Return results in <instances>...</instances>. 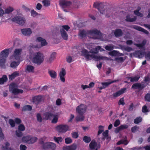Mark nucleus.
Returning <instances> with one entry per match:
<instances>
[{
	"instance_id": "obj_1",
	"label": "nucleus",
	"mask_w": 150,
	"mask_h": 150,
	"mask_svg": "<svg viewBox=\"0 0 150 150\" xmlns=\"http://www.w3.org/2000/svg\"><path fill=\"white\" fill-rule=\"evenodd\" d=\"M59 4L64 11L65 12H69L71 9L74 10H77L80 6V2L76 0L69 1L61 0L59 1Z\"/></svg>"
},
{
	"instance_id": "obj_2",
	"label": "nucleus",
	"mask_w": 150,
	"mask_h": 150,
	"mask_svg": "<svg viewBox=\"0 0 150 150\" xmlns=\"http://www.w3.org/2000/svg\"><path fill=\"white\" fill-rule=\"evenodd\" d=\"M105 4L104 3L96 2L94 3L93 6L98 9L101 14H105L106 17L109 18L112 13L113 8Z\"/></svg>"
},
{
	"instance_id": "obj_3",
	"label": "nucleus",
	"mask_w": 150,
	"mask_h": 150,
	"mask_svg": "<svg viewBox=\"0 0 150 150\" xmlns=\"http://www.w3.org/2000/svg\"><path fill=\"white\" fill-rule=\"evenodd\" d=\"M81 55L84 57L87 61H88L93 59L96 60H108V58L106 57H103L102 56H97L93 54H90V52H88L87 50L82 49L81 51Z\"/></svg>"
},
{
	"instance_id": "obj_4",
	"label": "nucleus",
	"mask_w": 150,
	"mask_h": 150,
	"mask_svg": "<svg viewBox=\"0 0 150 150\" xmlns=\"http://www.w3.org/2000/svg\"><path fill=\"white\" fill-rule=\"evenodd\" d=\"M30 57L34 63L38 65L40 64L43 62L45 58L43 54L40 52L31 54Z\"/></svg>"
},
{
	"instance_id": "obj_5",
	"label": "nucleus",
	"mask_w": 150,
	"mask_h": 150,
	"mask_svg": "<svg viewBox=\"0 0 150 150\" xmlns=\"http://www.w3.org/2000/svg\"><path fill=\"white\" fill-rule=\"evenodd\" d=\"M88 36L95 39H99L101 36V34L99 31L96 29L90 30L88 32Z\"/></svg>"
},
{
	"instance_id": "obj_6",
	"label": "nucleus",
	"mask_w": 150,
	"mask_h": 150,
	"mask_svg": "<svg viewBox=\"0 0 150 150\" xmlns=\"http://www.w3.org/2000/svg\"><path fill=\"white\" fill-rule=\"evenodd\" d=\"M22 50L21 48L15 49L14 50L13 54L10 57V59L11 61L19 60L21 57Z\"/></svg>"
},
{
	"instance_id": "obj_7",
	"label": "nucleus",
	"mask_w": 150,
	"mask_h": 150,
	"mask_svg": "<svg viewBox=\"0 0 150 150\" xmlns=\"http://www.w3.org/2000/svg\"><path fill=\"white\" fill-rule=\"evenodd\" d=\"M37 140L38 138L36 137L31 135L24 136L22 138V141L23 142L29 144H33Z\"/></svg>"
},
{
	"instance_id": "obj_8",
	"label": "nucleus",
	"mask_w": 150,
	"mask_h": 150,
	"mask_svg": "<svg viewBox=\"0 0 150 150\" xmlns=\"http://www.w3.org/2000/svg\"><path fill=\"white\" fill-rule=\"evenodd\" d=\"M68 25H63L60 28V32L62 38L64 40H67L68 38V35L66 33L70 29Z\"/></svg>"
},
{
	"instance_id": "obj_9",
	"label": "nucleus",
	"mask_w": 150,
	"mask_h": 150,
	"mask_svg": "<svg viewBox=\"0 0 150 150\" xmlns=\"http://www.w3.org/2000/svg\"><path fill=\"white\" fill-rule=\"evenodd\" d=\"M11 21L21 26L24 25L26 22L25 17L21 16H15L12 18Z\"/></svg>"
},
{
	"instance_id": "obj_10",
	"label": "nucleus",
	"mask_w": 150,
	"mask_h": 150,
	"mask_svg": "<svg viewBox=\"0 0 150 150\" xmlns=\"http://www.w3.org/2000/svg\"><path fill=\"white\" fill-rule=\"evenodd\" d=\"M9 91L14 95L22 93L23 92V90L17 88V85L14 83H12L10 85Z\"/></svg>"
},
{
	"instance_id": "obj_11",
	"label": "nucleus",
	"mask_w": 150,
	"mask_h": 150,
	"mask_svg": "<svg viewBox=\"0 0 150 150\" xmlns=\"http://www.w3.org/2000/svg\"><path fill=\"white\" fill-rule=\"evenodd\" d=\"M69 127L67 125L62 124L58 125L55 127L56 130L60 133H65L69 130Z\"/></svg>"
},
{
	"instance_id": "obj_12",
	"label": "nucleus",
	"mask_w": 150,
	"mask_h": 150,
	"mask_svg": "<svg viewBox=\"0 0 150 150\" xmlns=\"http://www.w3.org/2000/svg\"><path fill=\"white\" fill-rule=\"evenodd\" d=\"M86 107L85 105L81 104L76 108V112L79 115H83L86 111Z\"/></svg>"
},
{
	"instance_id": "obj_13",
	"label": "nucleus",
	"mask_w": 150,
	"mask_h": 150,
	"mask_svg": "<svg viewBox=\"0 0 150 150\" xmlns=\"http://www.w3.org/2000/svg\"><path fill=\"white\" fill-rule=\"evenodd\" d=\"M90 150H97L100 147V145H98L97 143L94 140H92L89 144Z\"/></svg>"
},
{
	"instance_id": "obj_14",
	"label": "nucleus",
	"mask_w": 150,
	"mask_h": 150,
	"mask_svg": "<svg viewBox=\"0 0 150 150\" xmlns=\"http://www.w3.org/2000/svg\"><path fill=\"white\" fill-rule=\"evenodd\" d=\"M56 53L55 52H52L50 55L49 57L47 58L46 60V62L48 64H51L55 58Z\"/></svg>"
},
{
	"instance_id": "obj_15",
	"label": "nucleus",
	"mask_w": 150,
	"mask_h": 150,
	"mask_svg": "<svg viewBox=\"0 0 150 150\" xmlns=\"http://www.w3.org/2000/svg\"><path fill=\"white\" fill-rule=\"evenodd\" d=\"M21 31L22 34L25 36H30L32 33L31 29L29 28L21 29Z\"/></svg>"
},
{
	"instance_id": "obj_16",
	"label": "nucleus",
	"mask_w": 150,
	"mask_h": 150,
	"mask_svg": "<svg viewBox=\"0 0 150 150\" xmlns=\"http://www.w3.org/2000/svg\"><path fill=\"white\" fill-rule=\"evenodd\" d=\"M66 74V71L65 69L62 68L59 73V76L61 81L62 82H64L65 81L64 76Z\"/></svg>"
},
{
	"instance_id": "obj_17",
	"label": "nucleus",
	"mask_w": 150,
	"mask_h": 150,
	"mask_svg": "<svg viewBox=\"0 0 150 150\" xmlns=\"http://www.w3.org/2000/svg\"><path fill=\"white\" fill-rule=\"evenodd\" d=\"M77 148V145L73 144L69 146H65L62 147L63 150H76Z\"/></svg>"
},
{
	"instance_id": "obj_18",
	"label": "nucleus",
	"mask_w": 150,
	"mask_h": 150,
	"mask_svg": "<svg viewBox=\"0 0 150 150\" xmlns=\"http://www.w3.org/2000/svg\"><path fill=\"white\" fill-rule=\"evenodd\" d=\"M43 100V98L41 96H35L33 99V102L36 104H38Z\"/></svg>"
},
{
	"instance_id": "obj_19",
	"label": "nucleus",
	"mask_w": 150,
	"mask_h": 150,
	"mask_svg": "<svg viewBox=\"0 0 150 150\" xmlns=\"http://www.w3.org/2000/svg\"><path fill=\"white\" fill-rule=\"evenodd\" d=\"M9 50L8 49L2 51L0 53V57L5 59L8 57L9 54Z\"/></svg>"
},
{
	"instance_id": "obj_20",
	"label": "nucleus",
	"mask_w": 150,
	"mask_h": 150,
	"mask_svg": "<svg viewBox=\"0 0 150 150\" xmlns=\"http://www.w3.org/2000/svg\"><path fill=\"white\" fill-rule=\"evenodd\" d=\"M100 50V51H102L104 50L102 48L99 46H97L95 48H93L90 51V53L93 54H96L98 52V50Z\"/></svg>"
},
{
	"instance_id": "obj_21",
	"label": "nucleus",
	"mask_w": 150,
	"mask_h": 150,
	"mask_svg": "<svg viewBox=\"0 0 150 150\" xmlns=\"http://www.w3.org/2000/svg\"><path fill=\"white\" fill-rule=\"evenodd\" d=\"M35 67L34 66L28 65H27L25 68V71L28 73H33L35 72Z\"/></svg>"
},
{
	"instance_id": "obj_22",
	"label": "nucleus",
	"mask_w": 150,
	"mask_h": 150,
	"mask_svg": "<svg viewBox=\"0 0 150 150\" xmlns=\"http://www.w3.org/2000/svg\"><path fill=\"white\" fill-rule=\"evenodd\" d=\"M144 53L145 52L144 51H135L134 54L136 57L141 58L144 56Z\"/></svg>"
},
{
	"instance_id": "obj_23",
	"label": "nucleus",
	"mask_w": 150,
	"mask_h": 150,
	"mask_svg": "<svg viewBox=\"0 0 150 150\" xmlns=\"http://www.w3.org/2000/svg\"><path fill=\"white\" fill-rule=\"evenodd\" d=\"M144 86L139 83H136L133 84L132 88L134 89H138L139 90H142Z\"/></svg>"
},
{
	"instance_id": "obj_24",
	"label": "nucleus",
	"mask_w": 150,
	"mask_h": 150,
	"mask_svg": "<svg viewBox=\"0 0 150 150\" xmlns=\"http://www.w3.org/2000/svg\"><path fill=\"white\" fill-rule=\"evenodd\" d=\"M36 40L41 42V45H40L41 46V47L46 45L47 44L46 40L40 37H38L36 39Z\"/></svg>"
},
{
	"instance_id": "obj_25",
	"label": "nucleus",
	"mask_w": 150,
	"mask_h": 150,
	"mask_svg": "<svg viewBox=\"0 0 150 150\" xmlns=\"http://www.w3.org/2000/svg\"><path fill=\"white\" fill-rule=\"evenodd\" d=\"M109 54L112 56H120L123 55L122 53L119 52L118 51L113 50L110 52Z\"/></svg>"
},
{
	"instance_id": "obj_26",
	"label": "nucleus",
	"mask_w": 150,
	"mask_h": 150,
	"mask_svg": "<svg viewBox=\"0 0 150 150\" xmlns=\"http://www.w3.org/2000/svg\"><path fill=\"white\" fill-rule=\"evenodd\" d=\"M14 10L13 7L11 6H8L6 8L4 11V14H10Z\"/></svg>"
},
{
	"instance_id": "obj_27",
	"label": "nucleus",
	"mask_w": 150,
	"mask_h": 150,
	"mask_svg": "<svg viewBox=\"0 0 150 150\" xmlns=\"http://www.w3.org/2000/svg\"><path fill=\"white\" fill-rule=\"evenodd\" d=\"M125 90L126 89L125 88L121 89L120 91L114 93L113 94V96L115 97H116L120 96V95H121L125 92Z\"/></svg>"
},
{
	"instance_id": "obj_28",
	"label": "nucleus",
	"mask_w": 150,
	"mask_h": 150,
	"mask_svg": "<svg viewBox=\"0 0 150 150\" xmlns=\"http://www.w3.org/2000/svg\"><path fill=\"white\" fill-rule=\"evenodd\" d=\"M6 61V59L0 57V67L2 68H5Z\"/></svg>"
},
{
	"instance_id": "obj_29",
	"label": "nucleus",
	"mask_w": 150,
	"mask_h": 150,
	"mask_svg": "<svg viewBox=\"0 0 150 150\" xmlns=\"http://www.w3.org/2000/svg\"><path fill=\"white\" fill-rule=\"evenodd\" d=\"M19 75V73L18 71H15L13 73L11 74L8 76V78L9 79L12 80L15 78L17 76Z\"/></svg>"
},
{
	"instance_id": "obj_30",
	"label": "nucleus",
	"mask_w": 150,
	"mask_h": 150,
	"mask_svg": "<svg viewBox=\"0 0 150 150\" xmlns=\"http://www.w3.org/2000/svg\"><path fill=\"white\" fill-rule=\"evenodd\" d=\"M137 19L136 16H134L133 18L130 17L129 15H127L126 17L125 21L127 22H132L135 21Z\"/></svg>"
},
{
	"instance_id": "obj_31",
	"label": "nucleus",
	"mask_w": 150,
	"mask_h": 150,
	"mask_svg": "<svg viewBox=\"0 0 150 150\" xmlns=\"http://www.w3.org/2000/svg\"><path fill=\"white\" fill-rule=\"evenodd\" d=\"M134 28L141 31H142L144 33L148 34H149V32L146 30L138 26H135L134 27Z\"/></svg>"
},
{
	"instance_id": "obj_32",
	"label": "nucleus",
	"mask_w": 150,
	"mask_h": 150,
	"mask_svg": "<svg viewBox=\"0 0 150 150\" xmlns=\"http://www.w3.org/2000/svg\"><path fill=\"white\" fill-rule=\"evenodd\" d=\"M48 73L51 77L53 79L56 78L57 76V73L53 70H49Z\"/></svg>"
},
{
	"instance_id": "obj_33",
	"label": "nucleus",
	"mask_w": 150,
	"mask_h": 150,
	"mask_svg": "<svg viewBox=\"0 0 150 150\" xmlns=\"http://www.w3.org/2000/svg\"><path fill=\"white\" fill-rule=\"evenodd\" d=\"M141 8L140 7H138L137 9L134 11V14L139 16L142 17L143 16V14L139 12V11L141 10Z\"/></svg>"
},
{
	"instance_id": "obj_34",
	"label": "nucleus",
	"mask_w": 150,
	"mask_h": 150,
	"mask_svg": "<svg viewBox=\"0 0 150 150\" xmlns=\"http://www.w3.org/2000/svg\"><path fill=\"white\" fill-rule=\"evenodd\" d=\"M40 144L41 145V146L43 149L46 150V149L49 148V142L44 143L42 142Z\"/></svg>"
},
{
	"instance_id": "obj_35",
	"label": "nucleus",
	"mask_w": 150,
	"mask_h": 150,
	"mask_svg": "<svg viewBox=\"0 0 150 150\" xmlns=\"http://www.w3.org/2000/svg\"><path fill=\"white\" fill-rule=\"evenodd\" d=\"M53 115V114L49 112H45L44 114V116L45 117H44L43 118L45 120H47L49 119L51 117H52Z\"/></svg>"
},
{
	"instance_id": "obj_36",
	"label": "nucleus",
	"mask_w": 150,
	"mask_h": 150,
	"mask_svg": "<svg viewBox=\"0 0 150 150\" xmlns=\"http://www.w3.org/2000/svg\"><path fill=\"white\" fill-rule=\"evenodd\" d=\"M114 34L116 37H119L122 35V33L121 30L117 29L115 31Z\"/></svg>"
},
{
	"instance_id": "obj_37",
	"label": "nucleus",
	"mask_w": 150,
	"mask_h": 150,
	"mask_svg": "<svg viewBox=\"0 0 150 150\" xmlns=\"http://www.w3.org/2000/svg\"><path fill=\"white\" fill-rule=\"evenodd\" d=\"M86 34L87 33L86 31L83 30H81L79 31V35L81 38H83L86 36Z\"/></svg>"
},
{
	"instance_id": "obj_38",
	"label": "nucleus",
	"mask_w": 150,
	"mask_h": 150,
	"mask_svg": "<svg viewBox=\"0 0 150 150\" xmlns=\"http://www.w3.org/2000/svg\"><path fill=\"white\" fill-rule=\"evenodd\" d=\"M84 116L83 115H78L76 118V120L77 121H81L84 120Z\"/></svg>"
},
{
	"instance_id": "obj_39",
	"label": "nucleus",
	"mask_w": 150,
	"mask_h": 150,
	"mask_svg": "<svg viewBox=\"0 0 150 150\" xmlns=\"http://www.w3.org/2000/svg\"><path fill=\"white\" fill-rule=\"evenodd\" d=\"M53 139L54 141L58 144H59V142H61L63 140L62 138L61 137H54Z\"/></svg>"
},
{
	"instance_id": "obj_40",
	"label": "nucleus",
	"mask_w": 150,
	"mask_h": 150,
	"mask_svg": "<svg viewBox=\"0 0 150 150\" xmlns=\"http://www.w3.org/2000/svg\"><path fill=\"white\" fill-rule=\"evenodd\" d=\"M146 43V40H144L142 42V43L140 44H134V45H136L137 47L140 48H142L145 45Z\"/></svg>"
},
{
	"instance_id": "obj_41",
	"label": "nucleus",
	"mask_w": 150,
	"mask_h": 150,
	"mask_svg": "<svg viewBox=\"0 0 150 150\" xmlns=\"http://www.w3.org/2000/svg\"><path fill=\"white\" fill-rule=\"evenodd\" d=\"M19 64V62H18L13 61L11 63L10 67L13 68H15L18 66Z\"/></svg>"
},
{
	"instance_id": "obj_42",
	"label": "nucleus",
	"mask_w": 150,
	"mask_h": 150,
	"mask_svg": "<svg viewBox=\"0 0 150 150\" xmlns=\"http://www.w3.org/2000/svg\"><path fill=\"white\" fill-rule=\"evenodd\" d=\"M7 80V78L5 75H4L2 77L0 78V84H3Z\"/></svg>"
},
{
	"instance_id": "obj_43",
	"label": "nucleus",
	"mask_w": 150,
	"mask_h": 150,
	"mask_svg": "<svg viewBox=\"0 0 150 150\" xmlns=\"http://www.w3.org/2000/svg\"><path fill=\"white\" fill-rule=\"evenodd\" d=\"M32 109V107L28 105H27L24 106L22 110L23 111H25L27 110H31Z\"/></svg>"
},
{
	"instance_id": "obj_44",
	"label": "nucleus",
	"mask_w": 150,
	"mask_h": 150,
	"mask_svg": "<svg viewBox=\"0 0 150 150\" xmlns=\"http://www.w3.org/2000/svg\"><path fill=\"white\" fill-rule=\"evenodd\" d=\"M56 148V144L53 143L49 142V148L51 149L52 150H54Z\"/></svg>"
},
{
	"instance_id": "obj_45",
	"label": "nucleus",
	"mask_w": 150,
	"mask_h": 150,
	"mask_svg": "<svg viewBox=\"0 0 150 150\" xmlns=\"http://www.w3.org/2000/svg\"><path fill=\"white\" fill-rule=\"evenodd\" d=\"M52 117H53V118L52 121V122L53 123H56L58 121V115H53Z\"/></svg>"
},
{
	"instance_id": "obj_46",
	"label": "nucleus",
	"mask_w": 150,
	"mask_h": 150,
	"mask_svg": "<svg viewBox=\"0 0 150 150\" xmlns=\"http://www.w3.org/2000/svg\"><path fill=\"white\" fill-rule=\"evenodd\" d=\"M139 77L138 76H137L134 77H131L129 78L130 79L131 82L137 81L139 79Z\"/></svg>"
},
{
	"instance_id": "obj_47",
	"label": "nucleus",
	"mask_w": 150,
	"mask_h": 150,
	"mask_svg": "<svg viewBox=\"0 0 150 150\" xmlns=\"http://www.w3.org/2000/svg\"><path fill=\"white\" fill-rule=\"evenodd\" d=\"M114 82V81H112L110 82H103L101 83V84L103 87H104V88H105L108 87L111 83H113Z\"/></svg>"
},
{
	"instance_id": "obj_48",
	"label": "nucleus",
	"mask_w": 150,
	"mask_h": 150,
	"mask_svg": "<svg viewBox=\"0 0 150 150\" xmlns=\"http://www.w3.org/2000/svg\"><path fill=\"white\" fill-rule=\"evenodd\" d=\"M29 47L30 48L39 49L41 47V46L40 45L38 44H36L35 45L31 44L30 45Z\"/></svg>"
},
{
	"instance_id": "obj_49",
	"label": "nucleus",
	"mask_w": 150,
	"mask_h": 150,
	"mask_svg": "<svg viewBox=\"0 0 150 150\" xmlns=\"http://www.w3.org/2000/svg\"><path fill=\"white\" fill-rule=\"evenodd\" d=\"M105 48L107 50L110 51L113 49L114 47L112 45H108L106 46Z\"/></svg>"
},
{
	"instance_id": "obj_50",
	"label": "nucleus",
	"mask_w": 150,
	"mask_h": 150,
	"mask_svg": "<svg viewBox=\"0 0 150 150\" xmlns=\"http://www.w3.org/2000/svg\"><path fill=\"white\" fill-rule=\"evenodd\" d=\"M142 120V118L140 117H137L135 119L134 121V122L135 124H138L141 122Z\"/></svg>"
},
{
	"instance_id": "obj_51",
	"label": "nucleus",
	"mask_w": 150,
	"mask_h": 150,
	"mask_svg": "<svg viewBox=\"0 0 150 150\" xmlns=\"http://www.w3.org/2000/svg\"><path fill=\"white\" fill-rule=\"evenodd\" d=\"M83 140L86 143H89L91 141V139L90 137L85 136L83 138Z\"/></svg>"
},
{
	"instance_id": "obj_52",
	"label": "nucleus",
	"mask_w": 150,
	"mask_h": 150,
	"mask_svg": "<svg viewBox=\"0 0 150 150\" xmlns=\"http://www.w3.org/2000/svg\"><path fill=\"white\" fill-rule=\"evenodd\" d=\"M65 143L67 144H71L72 142V139L70 137L66 138L65 139Z\"/></svg>"
},
{
	"instance_id": "obj_53",
	"label": "nucleus",
	"mask_w": 150,
	"mask_h": 150,
	"mask_svg": "<svg viewBox=\"0 0 150 150\" xmlns=\"http://www.w3.org/2000/svg\"><path fill=\"white\" fill-rule=\"evenodd\" d=\"M122 144H123L125 145H127L128 144V142L126 140L122 139L117 142V145H120Z\"/></svg>"
},
{
	"instance_id": "obj_54",
	"label": "nucleus",
	"mask_w": 150,
	"mask_h": 150,
	"mask_svg": "<svg viewBox=\"0 0 150 150\" xmlns=\"http://www.w3.org/2000/svg\"><path fill=\"white\" fill-rule=\"evenodd\" d=\"M72 137L74 139L77 138L79 137L78 133L77 132H72L71 134Z\"/></svg>"
},
{
	"instance_id": "obj_55",
	"label": "nucleus",
	"mask_w": 150,
	"mask_h": 150,
	"mask_svg": "<svg viewBox=\"0 0 150 150\" xmlns=\"http://www.w3.org/2000/svg\"><path fill=\"white\" fill-rule=\"evenodd\" d=\"M44 6H48L50 5V1L48 0H45L42 1Z\"/></svg>"
},
{
	"instance_id": "obj_56",
	"label": "nucleus",
	"mask_w": 150,
	"mask_h": 150,
	"mask_svg": "<svg viewBox=\"0 0 150 150\" xmlns=\"http://www.w3.org/2000/svg\"><path fill=\"white\" fill-rule=\"evenodd\" d=\"M20 41L18 40H16L14 41L13 46L14 47H18L20 45Z\"/></svg>"
},
{
	"instance_id": "obj_57",
	"label": "nucleus",
	"mask_w": 150,
	"mask_h": 150,
	"mask_svg": "<svg viewBox=\"0 0 150 150\" xmlns=\"http://www.w3.org/2000/svg\"><path fill=\"white\" fill-rule=\"evenodd\" d=\"M66 59L67 62L69 63L74 61L72 57L71 56H68L67 57Z\"/></svg>"
},
{
	"instance_id": "obj_58",
	"label": "nucleus",
	"mask_w": 150,
	"mask_h": 150,
	"mask_svg": "<svg viewBox=\"0 0 150 150\" xmlns=\"http://www.w3.org/2000/svg\"><path fill=\"white\" fill-rule=\"evenodd\" d=\"M25 130V127L24 125L22 124L18 126V130L23 131Z\"/></svg>"
},
{
	"instance_id": "obj_59",
	"label": "nucleus",
	"mask_w": 150,
	"mask_h": 150,
	"mask_svg": "<svg viewBox=\"0 0 150 150\" xmlns=\"http://www.w3.org/2000/svg\"><path fill=\"white\" fill-rule=\"evenodd\" d=\"M108 130H106L104 132H103V135L104 137L103 138V139L104 140L105 138V137H107L108 136Z\"/></svg>"
},
{
	"instance_id": "obj_60",
	"label": "nucleus",
	"mask_w": 150,
	"mask_h": 150,
	"mask_svg": "<svg viewBox=\"0 0 150 150\" xmlns=\"http://www.w3.org/2000/svg\"><path fill=\"white\" fill-rule=\"evenodd\" d=\"M22 132V131L18 130L16 131V135L18 137H22L23 135Z\"/></svg>"
},
{
	"instance_id": "obj_61",
	"label": "nucleus",
	"mask_w": 150,
	"mask_h": 150,
	"mask_svg": "<svg viewBox=\"0 0 150 150\" xmlns=\"http://www.w3.org/2000/svg\"><path fill=\"white\" fill-rule=\"evenodd\" d=\"M31 16L33 17H35L38 14V13L33 10H32L31 11Z\"/></svg>"
},
{
	"instance_id": "obj_62",
	"label": "nucleus",
	"mask_w": 150,
	"mask_h": 150,
	"mask_svg": "<svg viewBox=\"0 0 150 150\" xmlns=\"http://www.w3.org/2000/svg\"><path fill=\"white\" fill-rule=\"evenodd\" d=\"M9 122L12 127H13L15 126V122L13 120H9Z\"/></svg>"
},
{
	"instance_id": "obj_63",
	"label": "nucleus",
	"mask_w": 150,
	"mask_h": 150,
	"mask_svg": "<svg viewBox=\"0 0 150 150\" xmlns=\"http://www.w3.org/2000/svg\"><path fill=\"white\" fill-rule=\"evenodd\" d=\"M99 131L98 132V134L99 135L102 133L103 131V127L101 125H100L99 127Z\"/></svg>"
},
{
	"instance_id": "obj_64",
	"label": "nucleus",
	"mask_w": 150,
	"mask_h": 150,
	"mask_svg": "<svg viewBox=\"0 0 150 150\" xmlns=\"http://www.w3.org/2000/svg\"><path fill=\"white\" fill-rule=\"evenodd\" d=\"M27 149V147L24 145L21 144L20 146V150H26Z\"/></svg>"
}]
</instances>
